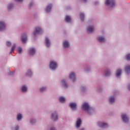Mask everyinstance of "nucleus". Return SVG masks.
Instances as JSON below:
<instances>
[{
    "instance_id": "obj_1",
    "label": "nucleus",
    "mask_w": 130,
    "mask_h": 130,
    "mask_svg": "<svg viewBox=\"0 0 130 130\" xmlns=\"http://www.w3.org/2000/svg\"><path fill=\"white\" fill-rule=\"evenodd\" d=\"M82 109L83 111L87 112L88 115H92L95 112V110L90 105V103L84 102L81 105Z\"/></svg>"
},
{
    "instance_id": "obj_2",
    "label": "nucleus",
    "mask_w": 130,
    "mask_h": 130,
    "mask_svg": "<svg viewBox=\"0 0 130 130\" xmlns=\"http://www.w3.org/2000/svg\"><path fill=\"white\" fill-rule=\"evenodd\" d=\"M105 4L109 8H114L116 6V2L115 0H106Z\"/></svg>"
},
{
    "instance_id": "obj_3",
    "label": "nucleus",
    "mask_w": 130,
    "mask_h": 130,
    "mask_svg": "<svg viewBox=\"0 0 130 130\" xmlns=\"http://www.w3.org/2000/svg\"><path fill=\"white\" fill-rule=\"evenodd\" d=\"M50 117L53 121H57L58 120V113L57 111H54L52 112L50 115Z\"/></svg>"
},
{
    "instance_id": "obj_4",
    "label": "nucleus",
    "mask_w": 130,
    "mask_h": 130,
    "mask_svg": "<svg viewBox=\"0 0 130 130\" xmlns=\"http://www.w3.org/2000/svg\"><path fill=\"white\" fill-rule=\"evenodd\" d=\"M49 67L51 71H55L57 69V62L54 60H51Z\"/></svg>"
},
{
    "instance_id": "obj_5",
    "label": "nucleus",
    "mask_w": 130,
    "mask_h": 130,
    "mask_svg": "<svg viewBox=\"0 0 130 130\" xmlns=\"http://www.w3.org/2000/svg\"><path fill=\"white\" fill-rule=\"evenodd\" d=\"M43 33V30L42 28L40 27H36L35 28V30L33 32V35L34 37H37V35L42 34Z\"/></svg>"
},
{
    "instance_id": "obj_6",
    "label": "nucleus",
    "mask_w": 130,
    "mask_h": 130,
    "mask_svg": "<svg viewBox=\"0 0 130 130\" xmlns=\"http://www.w3.org/2000/svg\"><path fill=\"white\" fill-rule=\"evenodd\" d=\"M121 118L124 123L127 124L129 122V117L126 114H121Z\"/></svg>"
},
{
    "instance_id": "obj_7",
    "label": "nucleus",
    "mask_w": 130,
    "mask_h": 130,
    "mask_svg": "<svg viewBox=\"0 0 130 130\" xmlns=\"http://www.w3.org/2000/svg\"><path fill=\"white\" fill-rule=\"evenodd\" d=\"M69 79L71 80L72 83H75L76 81V74L74 72H71L69 75Z\"/></svg>"
},
{
    "instance_id": "obj_8",
    "label": "nucleus",
    "mask_w": 130,
    "mask_h": 130,
    "mask_svg": "<svg viewBox=\"0 0 130 130\" xmlns=\"http://www.w3.org/2000/svg\"><path fill=\"white\" fill-rule=\"evenodd\" d=\"M20 91L23 94L28 92V86L26 85H23L20 88Z\"/></svg>"
},
{
    "instance_id": "obj_9",
    "label": "nucleus",
    "mask_w": 130,
    "mask_h": 130,
    "mask_svg": "<svg viewBox=\"0 0 130 130\" xmlns=\"http://www.w3.org/2000/svg\"><path fill=\"white\" fill-rule=\"evenodd\" d=\"M103 76L105 78H108L111 76V70L110 69H106L103 72Z\"/></svg>"
},
{
    "instance_id": "obj_10",
    "label": "nucleus",
    "mask_w": 130,
    "mask_h": 130,
    "mask_svg": "<svg viewBox=\"0 0 130 130\" xmlns=\"http://www.w3.org/2000/svg\"><path fill=\"white\" fill-rule=\"evenodd\" d=\"M108 103L110 105H113L115 103V96L114 95H112L108 98Z\"/></svg>"
},
{
    "instance_id": "obj_11",
    "label": "nucleus",
    "mask_w": 130,
    "mask_h": 130,
    "mask_svg": "<svg viewBox=\"0 0 130 130\" xmlns=\"http://www.w3.org/2000/svg\"><path fill=\"white\" fill-rule=\"evenodd\" d=\"M6 22L3 20L0 21V31H5V29H6Z\"/></svg>"
},
{
    "instance_id": "obj_12",
    "label": "nucleus",
    "mask_w": 130,
    "mask_h": 130,
    "mask_svg": "<svg viewBox=\"0 0 130 130\" xmlns=\"http://www.w3.org/2000/svg\"><path fill=\"white\" fill-rule=\"evenodd\" d=\"M98 125L99 127H101L102 128H106V127H108V124L105 122H99L98 123Z\"/></svg>"
},
{
    "instance_id": "obj_13",
    "label": "nucleus",
    "mask_w": 130,
    "mask_h": 130,
    "mask_svg": "<svg viewBox=\"0 0 130 130\" xmlns=\"http://www.w3.org/2000/svg\"><path fill=\"white\" fill-rule=\"evenodd\" d=\"M81 125H82V119L81 118H78L76 120L75 127L76 128H80Z\"/></svg>"
},
{
    "instance_id": "obj_14",
    "label": "nucleus",
    "mask_w": 130,
    "mask_h": 130,
    "mask_svg": "<svg viewBox=\"0 0 130 130\" xmlns=\"http://www.w3.org/2000/svg\"><path fill=\"white\" fill-rule=\"evenodd\" d=\"M45 45L47 48H49L51 46V43L48 38L46 37L45 39Z\"/></svg>"
},
{
    "instance_id": "obj_15",
    "label": "nucleus",
    "mask_w": 130,
    "mask_h": 130,
    "mask_svg": "<svg viewBox=\"0 0 130 130\" xmlns=\"http://www.w3.org/2000/svg\"><path fill=\"white\" fill-rule=\"evenodd\" d=\"M69 107L71 108V110L76 111V110H77V104L75 103H71L69 104Z\"/></svg>"
},
{
    "instance_id": "obj_16",
    "label": "nucleus",
    "mask_w": 130,
    "mask_h": 130,
    "mask_svg": "<svg viewBox=\"0 0 130 130\" xmlns=\"http://www.w3.org/2000/svg\"><path fill=\"white\" fill-rule=\"evenodd\" d=\"M62 47L66 49L69 48V47H70V42L67 40L63 41L62 42Z\"/></svg>"
},
{
    "instance_id": "obj_17",
    "label": "nucleus",
    "mask_w": 130,
    "mask_h": 130,
    "mask_svg": "<svg viewBox=\"0 0 130 130\" xmlns=\"http://www.w3.org/2000/svg\"><path fill=\"white\" fill-rule=\"evenodd\" d=\"M86 31L87 33H92V32L94 31V26L88 25L86 28Z\"/></svg>"
},
{
    "instance_id": "obj_18",
    "label": "nucleus",
    "mask_w": 130,
    "mask_h": 130,
    "mask_svg": "<svg viewBox=\"0 0 130 130\" xmlns=\"http://www.w3.org/2000/svg\"><path fill=\"white\" fill-rule=\"evenodd\" d=\"M97 40L100 43H105L106 41L105 38L102 36H99L97 37Z\"/></svg>"
},
{
    "instance_id": "obj_19",
    "label": "nucleus",
    "mask_w": 130,
    "mask_h": 130,
    "mask_svg": "<svg viewBox=\"0 0 130 130\" xmlns=\"http://www.w3.org/2000/svg\"><path fill=\"white\" fill-rule=\"evenodd\" d=\"M28 40V38H27V34H23L21 36V41L22 43H26V41Z\"/></svg>"
},
{
    "instance_id": "obj_20",
    "label": "nucleus",
    "mask_w": 130,
    "mask_h": 130,
    "mask_svg": "<svg viewBox=\"0 0 130 130\" xmlns=\"http://www.w3.org/2000/svg\"><path fill=\"white\" fill-rule=\"evenodd\" d=\"M16 119L17 121H21L23 119V115L21 113H19L16 115Z\"/></svg>"
},
{
    "instance_id": "obj_21",
    "label": "nucleus",
    "mask_w": 130,
    "mask_h": 130,
    "mask_svg": "<svg viewBox=\"0 0 130 130\" xmlns=\"http://www.w3.org/2000/svg\"><path fill=\"white\" fill-rule=\"evenodd\" d=\"M51 9H52V5L49 4L46 7V13H50V12H51Z\"/></svg>"
},
{
    "instance_id": "obj_22",
    "label": "nucleus",
    "mask_w": 130,
    "mask_h": 130,
    "mask_svg": "<svg viewBox=\"0 0 130 130\" xmlns=\"http://www.w3.org/2000/svg\"><path fill=\"white\" fill-rule=\"evenodd\" d=\"M47 90V86H42L39 88V91L40 93H44Z\"/></svg>"
},
{
    "instance_id": "obj_23",
    "label": "nucleus",
    "mask_w": 130,
    "mask_h": 130,
    "mask_svg": "<svg viewBox=\"0 0 130 130\" xmlns=\"http://www.w3.org/2000/svg\"><path fill=\"white\" fill-rule=\"evenodd\" d=\"M61 84L63 87H64L66 89H68L69 88V85H68V83H67V80L66 79H62L61 81Z\"/></svg>"
},
{
    "instance_id": "obj_24",
    "label": "nucleus",
    "mask_w": 130,
    "mask_h": 130,
    "mask_svg": "<svg viewBox=\"0 0 130 130\" xmlns=\"http://www.w3.org/2000/svg\"><path fill=\"white\" fill-rule=\"evenodd\" d=\"M125 73L127 74V75H128V74H130V65L127 64L125 66Z\"/></svg>"
},
{
    "instance_id": "obj_25",
    "label": "nucleus",
    "mask_w": 130,
    "mask_h": 130,
    "mask_svg": "<svg viewBox=\"0 0 130 130\" xmlns=\"http://www.w3.org/2000/svg\"><path fill=\"white\" fill-rule=\"evenodd\" d=\"M28 52L30 55H31V56H33V55L35 54V48H31L30 49H28Z\"/></svg>"
},
{
    "instance_id": "obj_26",
    "label": "nucleus",
    "mask_w": 130,
    "mask_h": 130,
    "mask_svg": "<svg viewBox=\"0 0 130 130\" xmlns=\"http://www.w3.org/2000/svg\"><path fill=\"white\" fill-rule=\"evenodd\" d=\"M121 69H117L116 70V78H118L120 77V76H121Z\"/></svg>"
},
{
    "instance_id": "obj_27",
    "label": "nucleus",
    "mask_w": 130,
    "mask_h": 130,
    "mask_svg": "<svg viewBox=\"0 0 130 130\" xmlns=\"http://www.w3.org/2000/svg\"><path fill=\"white\" fill-rule=\"evenodd\" d=\"M37 122V120H36V119L34 118H31L29 119V123L30 124L32 125L35 124Z\"/></svg>"
},
{
    "instance_id": "obj_28",
    "label": "nucleus",
    "mask_w": 130,
    "mask_h": 130,
    "mask_svg": "<svg viewBox=\"0 0 130 130\" xmlns=\"http://www.w3.org/2000/svg\"><path fill=\"white\" fill-rule=\"evenodd\" d=\"M14 4L13 3L9 4L8 6V11L11 12V11L14 9Z\"/></svg>"
},
{
    "instance_id": "obj_29",
    "label": "nucleus",
    "mask_w": 130,
    "mask_h": 130,
    "mask_svg": "<svg viewBox=\"0 0 130 130\" xmlns=\"http://www.w3.org/2000/svg\"><path fill=\"white\" fill-rule=\"evenodd\" d=\"M26 75L28 76V77H31V76H33V72H32L31 69H28Z\"/></svg>"
},
{
    "instance_id": "obj_30",
    "label": "nucleus",
    "mask_w": 130,
    "mask_h": 130,
    "mask_svg": "<svg viewBox=\"0 0 130 130\" xmlns=\"http://www.w3.org/2000/svg\"><path fill=\"white\" fill-rule=\"evenodd\" d=\"M84 18H85V14L83 12H81L80 13V18L81 22H83L84 21Z\"/></svg>"
},
{
    "instance_id": "obj_31",
    "label": "nucleus",
    "mask_w": 130,
    "mask_h": 130,
    "mask_svg": "<svg viewBox=\"0 0 130 130\" xmlns=\"http://www.w3.org/2000/svg\"><path fill=\"white\" fill-rule=\"evenodd\" d=\"M72 20L71 17H70L69 15H67L65 17V21L67 22V23H71V21Z\"/></svg>"
},
{
    "instance_id": "obj_32",
    "label": "nucleus",
    "mask_w": 130,
    "mask_h": 130,
    "mask_svg": "<svg viewBox=\"0 0 130 130\" xmlns=\"http://www.w3.org/2000/svg\"><path fill=\"white\" fill-rule=\"evenodd\" d=\"M59 101L60 103H64L66 102V99L63 96H60L59 98Z\"/></svg>"
},
{
    "instance_id": "obj_33",
    "label": "nucleus",
    "mask_w": 130,
    "mask_h": 130,
    "mask_svg": "<svg viewBox=\"0 0 130 130\" xmlns=\"http://www.w3.org/2000/svg\"><path fill=\"white\" fill-rule=\"evenodd\" d=\"M85 72H86V73H89V72H91V67H90V66L86 67L85 69Z\"/></svg>"
},
{
    "instance_id": "obj_34",
    "label": "nucleus",
    "mask_w": 130,
    "mask_h": 130,
    "mask_svg": "<svg viewBox=\"0 0 130 130\" xmlns=\"http://www.w3.org/2000/svg\"><path fill=\"white\" fill-rule=\"evenodd\" d=\"M125 59L128 61H130V53H128L125 56Z\"/></svg>"
},
{
    "instance_id": "obj_35",
    "label": "nucleus",
    "mask_w": 130,
    "mask_h": 130,
    "mask_svg": "<svg viewBox=\"0 0 130 130\" xmlns=\"http://www.w3.org/2000/svg\"><path fill=\"white\" fill-rule=\"evenodd\" d=\"M34 6V2H33V1H31L28 5V8L29 9H31V8H32V7H33Z\"/></svg>"
},
{
    "instance_id": "obj_36",
    "label": "nucleus",
    "mask_w": 130,
    "mask_h": 130,
    "mask_svg": "<svg viewBox=\"0 0 130 130\" xmlns=\"http://www.w3.org/2000/svg\"><path fill=\"white\" fill-rule=\"evenodd\" d=\"M16 47H17V44H13L11 49V52L15 51V49H16Z\"/></svg>"
},
{
    "instance_id": "obj_37",
    "label": "nucleus",
    "mask_w": 130,
    "mask_h": 130,
    "mask_svg": "<svg viewBox=\"0 0 130 130\" xmlns=\"http://www.w3.org/2000/svg\"><path fill=\"white\" fill-rule=\"evenodd\" d=\"M80 90H81V92H85V91H86V86H82L80 87Z\"/></svg>"
},
{
    "instance_id": "obj_38",
    "label": "nucleus",
    "mask_w": 130,
    "mask_h": 130,
    "mask_svg": "<svg viewBox=\"0 0 130 130\" xmlns=\"http://www.w3.org/2000/svg\"><path fill=\"white\" fill-rule=\"evenodd\" d=\"M6 45L8 47H10L12 45V43L10 41H7L6 42Z\"/></svg>"
},
{
    "instance_id": "obj_39",
    "label": "nucleus",
    "mask_w": 130,
    "mask_h": 130,
    "mask_svg": "<svg viewBox=\"0 0 130 130\" xmlns=\"http://www.w3.org/2000/svg\"><path fill=\"white\" fill-rule=\"evenodd\" d=\"M22 50H23V49H22V48L21 47H19L17 49V52H18V53H22Z\"/></svg>"
},
{
    "instance_id": "obj_40",
    "label": "nucleus",
    "mask_w": 130,
    "mask_h": 130,
    "mask_svg": "<svg viewBox=\"0 0 130 130\" xmlns=\"http://www.w3.org/2000/svg\"><path fill=\"white\" fill-rule=\"evenodd\" d=\"M14 74H15L14 72L10 71V72H9V73H8V75H9V76H14Z\"/></svg>"
},
{
    "instance_id": "obj_41",
    "label": "nucleus",
    "mask_w": 130,
    "mask_h": 130,
    "mask_svg": "<svg viewBox=\"0 0 130 130\" xmlns=\"http://www.w3.org/2000/svg\"><path fill=\"white\" fill-rule=\"evenodd\" d=\"M19 125H16L14 127L13 130H19Z\"/></svg>"
},
{
    "instance_id": "obj_42",
    "label": "nucleus",
    "mask_w": 130,
    "mask_h": 130,
    "mask_svg": "<svg viewBox=\"0 0 130 130\" xmlns=\"http://www.w3.org/2000/svg\"><path fill=\"white\" fill-rule=\"evenodd\" d=\"M50 130H56V129H55V127L51 126L50 128Z\"/></svg>"
},
{
    "instance_id": "obj_43",
    "label": "nucleus",
    "mask_w": 130,
    "mask_h": 130,
    "mask_svg": "<svg viewBox=\"0 0 130 130\" xmlns=\"http://www.w3.org/2000/svg\"><path fill=\"white\" fill-rule=\"evenodd\" d=\"M94 4L96 5V6L99 5V2H98V1L95 2Z\"/></svg>"
},
{
    "instance_id": "obj_44",
    "label": "nucleus",
    "mask_w": 130,
    "mask_h": 130,
    "mask_svg": "<svg viewBox=\"0 0 130 130\" xmlns=\"http://www.w3.org/2000/svg\"><path fill=\"white\" fill-rule=\"evenodd\" d=\"M127 89L130 91V84L127 85Z\"/></svg>"
},
{
    "instance_id": "obj_45",
    "label": "nucleus",
    "mask_w": 130,
    "mask_h": 130,
    "mask_svg": "<svg viewBox=\"0 0 130 130\" xmlns=\"http://www.w3.org/2000/svg\"><path fill=\"white\" fill-rule=\"evenodd\" d=\"M16 2H20V3L23 2V0H15Z\"/></svg>"
},
{
    "instance_id": "obj_46",
    "label": "nucleus",
    "mask_w": 130,
    "mask_h": 130,
    "mask_svg": "<svg viewBox=\"0 0 130 130\" xmlns=\"http://www.w3.org/2000/svg\"><path fill=\"white\" fill-rule=\"evenodd\" d=\"M12 52H14V51H12V50H11V51L9 53V54H12Z\"/></svg>"
},
{
    "instance_id": "obj_47",
    "label": "nucleus",
    "mask_w": 130,
    "mask_h": 130,
    "mask_svg": "<svg viewBox=\"0 0 130 130\" xmlns=\"http://www.w3.org/2000/svg\"><path fill=\"white\" fill-rule=\"evenodd\" d=\"M84 3H87V0H83Z\"/></svg>"
},
{
    "instance_id": "obj_48",
    "label": "nucleus",
    "mask_w": 130,
    "mask_h": 130,
    "mask_svg": "<svg viewBox=\"0 0 130 130\" xmlns=\"http://www.w3.org/2000/svg\"><path fill=\"white\" fill-rule=\"evenodd\" d=\"M80 130H85L84 128H82Z\"/></svg>"
},
{
    "instance_id": "obj_49",
    "label": "nucleus",
    "mask_w": 130,
    "mask_h": 130,
    "mask_svg": "<svg viewBox=\"0 0 130 130\" xmlns=\"http://www.w3.org/2000/svg\"><path fill=\"white\" fill-rule=\"evenodd\" d=\"M1 97H2V94H0V98H1Z\"/></svg>"
}]
</instances>
